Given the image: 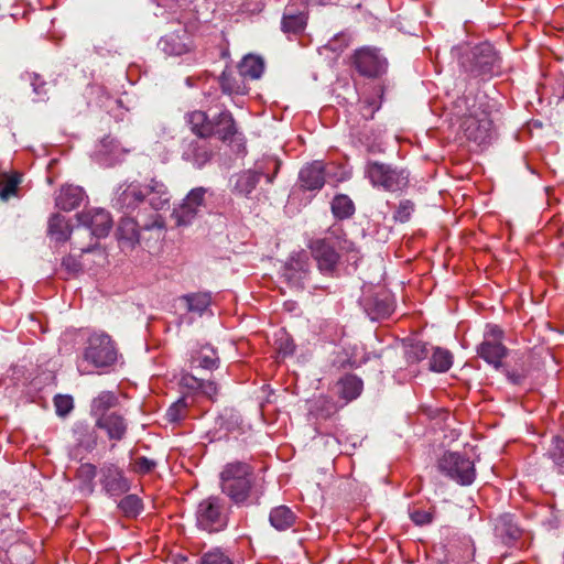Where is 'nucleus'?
<instances>
[{
	"label": "nucleus",
	"mask_w": 564,
	"mask_h": 564,
	"mask_svg": "<svg viewBox=\"0 0 564 564\" xmlns=\"http://www.w3.org/2000/svg\"><path fill=\"white\" fill-rule=\"evenodd\" d=\"M414 212V203L410 199H403L397 207L393 219L397 223H406L410 220L412 213Z\"/></svg>",
	"instance_id": "50"
},
{
	"label": "nucleus",
	"mask_w": 564,
	"mask_h": 564,
	"mask_svg": "<svg viewBox=\"0 0 564 564\" xmlns=\"http://www.w3.org/2000/svg\"><path fill=\"white\" fill-rule=\"evenodd\" d=\"M198 391L213 399L218 393V386L214 381L203 379Z\"/></svg>",
	"instance_id": "57"
},
{
	"label": "nucleus",
	"mask_w": 564,
	"mask_h": 564,
	"mask_svg": "<svg viewBox=\"0 0 564 564\" xmlns=\"http://www.w3.org/2000/svg\"><path fill=\"white\" fill-rule=\"evenodd\" d=\"M354 66L357 72L368 78H379L388 70V59L376 47H361L355 51Z\"/></svg>",
	"instance_id": "13"
},
{
	"label": "nucleus",
	"mask_w": 564,
	"mask_h": 564,
	"mask_svg": "<svg viewBox=\"0 0 564 564\" xmlns=\"http://www.w3.org/2000/svg\"><path fill=\"white\" fill-rule=\"evenodd\" d=\"M231 505L218 495L200 500L195 510L196 527L207 533H219L229 525Z\"/></svg>",
	"instance_id": "5"
},
{
	"label": "nucleus",
	"mask_w": 564,
	"mask_h": 564,
	"mask_svg": "<svg viewBox=\"0 0 564 564\" xmlns=\"http://www.w3.org/2000/svg\"><path fill=\"white\" fill-rule=\"evenodd\" d=\"M158 47L170 56L183 55L193 47L192 35L184 24L177 22L176 28L172 32L161 36Z\"/></svg>",
	"instance_id": "17"
},
{
	"label": "nucleus",
	"mask_w": 564,
	"mask_h": 564,
	"mask_svg": "<svg viewBox=\"0 0 564 564\" xmlns=\"http://www.w3.org/2000/svg\"><path fill=\"white\" fill-rule=\"evenodd\" d=\"M85 196V191L82 187L66 185L59 189V193L55 198V205L64 212H70L82 204Z\"/></svg>",
	"instance_id": "26"
},
{
	"label": "nucleus",
	"mask_w": 564,
	"mask_h": 564,
	"mask_svg": "<svg viewBox=\"0 0 564 564\" xmlns=\"http://www.w3.org/2000/svg\"><path fill=\"white\" fill-rule=\"evenodd\" d=\"M53 402L59 417L67 416L74 409V400L69 394H56Z\"/></svg>",
	"instance_id": "48"
},
{
	"label": "nucleus",
	"mask_w": 564,
	"mask_h": 564,
	"mask_svg": "<svg viewBox=\"0 0 564 564\" xmlns=\"http://www.w3.org/2000/svg\"><path fill=\"white\" fill-rule=\"evenodd\" d=\"M84 358L96 368L107 369L116 364L118 350L108 334L93 333L87 339Z\"/></svg>",
	"instance_id": "10"
},
{
	"label": "nucleus",
	"mask_w": 564,
	"mask_h": 564,
	"mask_svg": "<svg viewBox=\"0 0 564 564\" xmlns=\"http://www.w3.org/2000/svg\"><path fill=\"white\" fill-rule=\"evenodd\" d=\"M429 369L433 372H446L453 365V355L449 350L441 347H432Z\"/></svg>",
	"instance_id": "35"
},
{
	"label": "nucleus",
	"mask_w": 564,
	"mask_h": 564,
	"mask_svg": "<svg viewBox=\"0 0 564 564\" xmlns=\"http://www.w3.org/2000/svg\"><path fill=\"white\" fill-rule=\"evenodd\" d=\"M432 347L433 346H429V344L423 341L412 344L405 352L408 362L416 364L424 359H430Z\"/></svg>",
	"instance_id": "43"
},
{
	"label": "nucleus",
	"mask_w": 564,
	"mask_h": 564,
	"mask_svg": "<svg viewBox=\"0 0 564 564\" xmlns=\"http://www.w3.org/2000/svg\"><path fill=\"white\" fill-rule=\"evenodd\" d=\"M550 456L557 466L564 468V438L554 437Z\"/></svg>",
	"instance_id": "52"
},
{
	"label": "nucleus",
	"mask_w": 564,
	"mask_h": 564,
	"mask_svg": "<svg viewBox=\"0 0 564 564\" xmlns=\"http://www.w3.org/2000/svg\"><path fill=\"white\" fill-rule=\"evenodd\" d=\"M116 236L121 249L132 250L140 242L137 220L128 215L122 217L118 224Z\"/></svg>",
	"instance_id": "24"
},
{
	"label": "nucleus",
	"mask_w": 564,
	"mask_h": 564,
	"mask_svg": "<svg viewBox=\"0 0 564 564\" xmlns=\"http://www.w3.org/2000/svg\"><path fill=\"white\" fill-rule=\"evenodd\" d=\"M119 404L118 395L112 391H101L93 399L90 404V414L98 420L104 415L110 414L112 409Z\"/></svg>",
	"instance_id": "27"
},
{
	"label": "nucleus",
	"mask_w": 564,
	"mask_h": 564,
	"mask_svg": "<svg viewBox=\"0 0 564 564\" xmlns=\"http://www.w3.org/2000/svg\"><path fill=\"white\" fill-rule=\"evenodd\" d=\"M337 387L340 398L346 401H352L361 394L364 382L356 375L348 373L338 380Z\"/></svg>",
	"instance_id": "31"
},
{
	"label": "nucleus",
	"mask_w": 564,
	"mask_h": 564,
	"mask_svg": "<svg viewBox=\"0 0 564 564\" xmlns=\"http://www.w3.org/2000/svg\"><path fill=\"white\" fill-rule=\"evenodd\" d=\"M389 232H390V229L388 227H383L382 231L381 230L377 231V235H378L377 239L381 240V241H386L388 239Z\"/></svg>",
	"instance_id": "61"
},
{
	"label": "nucleus",
	"mask_w": 564,
	"mask_h": 564,
	"mask_svg": "<svg viewBox=\"0 0 564 564\" xmlns=\"http://www.w3.org/2000/svg\"><path fill=\"white\" fill-rule=\"evenodd\" d=\"M295 521L296 514L284 505L272 508L269 513V522L278 531H286Z\"/></svg>",
	"instance_id": "30"
},
{
	"label": "nucleus",
	"mask_w": 564,
	"mask_h": 564,
	"mask_svg": "<svg viewBox=\"0 0 564 564\" xmlns=\"http://www.w3.org/2000/svg\"><path fill=\"white\" fill-rule=\"evenodd\" d=\"M494 121L489 116L478 118L468 127V138L480 147H490L494 140Z\"/></svg>",
	"instance_id": "25"
},
{
	"label": "nucleus",
	"mask_w": 564,
	"mask_h": 564,
	"mask_svg": "<svg viewBox=\"0 0 564 564\" xmlns=\"http://www.w3.org/2000/svg\"><path fill=\"white\" fill-rule=\"evenodd\" d=\"M325 182V164L323 161H313L300 170L299 184L305 191H321Z\"/></svg>",
	"instance_id": "21"
},
{
	"label": "nucleus",
	"mask_w": 564,
	"mask_h": 564,
	"mask_svg": "<svg viewBox=\"0 0 564 564\" xmlns=\"http://www.w3.org/2000/svg\"><path fill=\"white\" fill-rule=\"evenodd\" d=\"M275 345L279 354L283 357L292 356L296 347L293 338L284 330L276 334Z\"/></svg>",
	"instance_id": "47"
},
{
	"label": "nucleus",
	"mask_w": 564,
	"mask_h": 564,
	"mask_svg": "<svg viewBox=\"0 0 564 564\" xmlns=\"http://www.w3.org/2000/svg\"><path fill=\"white\" fill-rule=\"evenodd\" d=\"M328 46H329V48H330V50H333V51H337V50H339V47L336 45V40L330 41V42L328 43Z\"/></svg>",
	"instance_id": "63"
},
{
	"label": "nucleus",
	"mask_w": 564,
	"mask_h": 564,
	"mask_svg": "<svg viewBox=\"0 0 564 564\" xmlns=\"http://www.w3.org/2000/svg\"><path fill=\"white\" fill-rule=\"evenodd\" d=\"M317 403H322L323 404V406L321 408V413H319V415L322 417H328V416H330L335 412L334 404L332 402H329L328 400L319 399L317 401Z\"/></svg>",
	"instance_id": "59"
},
{
	"label": "nucleus",
	"mask_w": 564,
	"mask_h": 564,
	"mask_svg": "<svg viewBox=\"0 0 564 564\" xmlns=\"http://www.w3.org/2000/svg\"><path fill=\"white\" fill-rule=\"evenodd\" d=\"M306 7L308 6H326L332 0H301Z\"/></svg>",
	"instance_id": "60"
},
{
	"label": "nucleus",
	"mask_w": 564,
	"mask_h": 564,
	"mask_svg": "<svg viewBox=\"0 0 564 564\" xmlns=\"http://www.w3.org/2000/svg\"><path fill=\"white\" fill-rule=\"evenodd\" d=\"M217 425L226 432L235 431L241 423L240 414L234 409H225L217 417Z\"/></svg>",
	"instance_id": "41"
},
{
	"label": "nucleus",
	"mask_w": 564,
	"mask_h": 564,
	"mask_svg": "<svg viewBox=\"0 0 564 564\" xmlns=\"http://www.w3.org/2000/svg\"><path fill=\"white\" fill-rule=\"evenodd\" d=\"M478 357L484 359L488 365H494V326L490 324L486 325L484 332V339L477 346Z\"/></svg>",
	"instance_id": "39"
},
{
	"label": "nucleus",
	"mask_w": 564,
	"mask_h": 564,
	"mask_svg": "<svg viewBox=\"0 0 564 564\" xmlns=\"http://www.w3.org/2000/svg\"><path fill=\"white\" fill-rule=\"evenodd\" d=\"M365 177L373 187L386 192H401L409 186L410 173L403 167L380 161H368L365 166Z\"/></svg>",
	"instance_id": "8"
},
{
	"label": "nucleus",
	"mask_w": 564,
	"mask_h": 564,
	"mask_svg": "<svg viewBox=\"0 0 564 564\" xmlns=\"http://www.w3.org/2000/svg\"><path fill=\"white\" fill-rule=\"evenodd\" d=\"M76 444L86 449L93 451L97 446V433L94 426L86 422H76L73 427Z\"/></svg>",
	"instance_id": "32"
},
{
	"label": "nucleus",
	"mask_w": 564,
	"mask_h": 564,
	"mask_svg": "<svg viewBox=\"0 0 564 564\" xmlns=\"http://www.w3.org/2000/svg\"><path fill=\"white\" fill-rule=\"evenodd\" d=\"M207 137L184 138L181 143V158L195 169H203L213 158V150Z\"/></svg>",
	"instance_id": "14"
},
{
	"label": "nucleus",
	"mask_w": 564,
	"mask_h": 564,
	"mask_svg": "<svg viewBox=\"0 0 564 564\" xmlns=\"http://www.w3.org/2000/svg\"><path fill=\"white\" fill-rule=\"evenodd\" d=\"M188 404L185 398H180L166 410L165 417L170 423H180L185 419Z\"/></svg>",
	"instance_id": "46"
},
{
	"label": "nucleus",
	"mask_w": 564,
	"mask_h": 564,
	"mask_svg": "<svg viewBox=\"0 0 564 564\" xmlns=\"http://www.w3.org/2000/svg\"><path fill=\"white\" fill-rule=\"evenodd\" d=\"M410 519L416 524V525H426L432 523L433 521V513L429 510L423 509H410L409 511Z\"/></svg>",
	"instance_id": "54"
},
{
	"label": "nucleus",
	"mask_w": 564,
	"mask_h": 564,
	"mask_svg": "<svg viewBox=\"0 0 564 564\" xmlns=\"http://www.w3.org/2000/svg\"><path fill=\"white\" fill-rule=\"evenodd\" d=\"M388 87L389 85H386L384 83L379 84L375 87V97H377L379 101H377L376 98H372L370 101H368V107L371 108V115L380 109L381 104L383 101L384 93L388 89Z\"/></svg>",
	"instance_id": "56"
},
{
	"label": "nucleus",
	"mask_w": 564,
	"mask_h": 564,
	"mask_svg": "<svg viewBox=\"0 0 564 564\" xmlns=\"http://www.w3.org/2000/svg\"><path fill=\"white\" fill-rule=\"evenodd\" d=\"M79 225L88 228L90 235L97 239L106 238L113 225L110 213L104 208H94L76 214Z\"/></svg>",
	"instance_id": "18"
},
{
	"label": "nucleus",
	"mask_w": 564,
	"mask_h": 564,
	"mask_svg": "<svg viewBox=\"0 0 564 564\" xmlns=\"http://www.w3.org/2000/svg\"><path fill=\"white\" fill-rule=\"evenodd\" d=\"M128 152L129 150L122 148L117 139L111 135H106L96 145L94 159L104 167H112L122 162Z\"/></svg>",
	"instance_id": "19"
},
{
	"label": "nucleus",
	"mask_w": 564,
	"mask_h": 564,
	"mask_svg": "<svg viewBox=\"0 0 564 564\" xmlns=\"http://www.w3.org/2000/svg\"><path fill=\"white\" fill-rule=\"evenodd\" d=\"M284 282L294 290H326L328 284L313 275L308 253L304 250L292 252L282 267Z\"/></svg>",
	"instance_id": "6"
},
{
	"label": "nucleus",
	"mask_w": 564,
	"mask_h": 564,
	"mask_svg": "<svg viewBox=\"0 0 564 564\" xmlns=\"http://www.w3.org/2000/svg\"><path fill=\"white\" fill-rule=\"evenodd\" d=\"M21 183V175L14 173L7 177L3 183V186L0 191V197L7 200L9 197L15 194L19 184Z\"/></svg>",
	"instance_id": "51"
},
{
	"label": "nucleus",
	"mask_w": 564,
	"mask_h": 564,
	"mask_svg": "<svg viewBox=\"0 0 564 564\" xmlns=\"http://www.w3.org/2000/svg\"><path fill=\"white\" fill-rule=\"evenodd\" d=\"M264 72V61L257 55H246L238 65V73L250 79H259Z\"/></svg>",
	"instance_id": "34"
},
{
	"label": "nucleus",
	"mask_w": 564,
	"mask_h": 564,
	"mask_svg": "<svg viewBox=\"0 0 564 564\" xmlns=\"http://www.w3.org/2000/svg\"><path fill=\"white\" fill-rule=\"evenodd\" d=\"M100 485L108 497L116 498L127 494L130 488V480L124 471L112 463H105L99 469Z\"/></svg>",
	"instance_id": "15"
},
{
	"label": "nucleus",
	"mask_w": 564,
	"mask_h": 564,
	"mask_svg": "<svg viewBox=\"0 0 564 564\" xmlns=\"http://www.w3.org/2000/svg\"><path fill=\"white\" fill-rule=\"evenodd\" d=\"M207 188L195 187L188 192L178 208H175L173 216L177 226H188L199 215L202 207L205 206V195Z\"/></svg>",
	"instance_id": "16"
},
{
	"label": "nucleus",
	"mask_w": 564,
	"mask_h": 564,
	"mask_svg": "<svg viewBox=\"0 0 564 564\" xmlns=\"http://www.w3.org/2000/svg\"><path fill=\"white\" fill-rule=\"evenodd\" d=\"M200 564H234L231 556L220 547H214L198 560Z\"/></svg>",
	"instance_id": "45"
},
{
	"label": "nucleus",
	"mask_w": 564,
	"mask_h": 564,
	"mask_svg": "<svg viewBox=\"0 0 564 564\" xmlns=\"http://www.w3.org/2000/svg\"><path fill=\"white\" fill-rule=\"evenodd\" d=\"M21 78L30 83L33 94L36 96L35 101H45L48 99V83L45 82L40 74L25 72L21 75Z\"/></svg>",
	"instance_id": "38"
},
{
	"label": "nucleus",
	"mask_w": 564,
	"mask_h": 564,
	"mask_svg": "<svg viewBox=\"0 0 564 564\" xmlns=\"http://www.w3.org/2000/svg\"><path fill=\"white\" fill-rule=\"evenodd\" d=\"M61 268L68 276H76L84 271L83 263L73 254L63 257Z\"/></svg>",
	"instance_id": "49"
},
{
	"label": "nucleus",
	"mask_w": 564,
	"mask_h": 564,
	"mask_svg": "<svg viewBox=\"0 0 564 564\" xmlns=\"http://www.w3.org/2000/svg\"><path fill=\"white\" fill-rule=\"evenodd\" d=\"M154 226H158V220L155 219L152 224H144L143 228L149 230L151 228H153ZM161 225H159L160 227Z\"/></svg>",
	"instance_id": "62"
},
{
	"label": "nucleus",
	"mask_w": 564,
	"mask_h": 564,
	"mask_svg": "<svg viewBox=\"0 0 564 564\" xmlns=\"http://www.w3.org/2000/svg\"><path fill=\"white\" fill-rule=\"evenodd\" d=\"M437 469L442 475L462 486H468L475 479L474 463L459 452H445L437 460Z\"/></svg>",
	"instance_id": "11"
},
{
	"label": "nucleus",
	"mask_w": 564,
	"mask_h": 564,
	"mask_svg": "<svg viewBox=\"0 0 564 564\" xmlns=\"http://www.w3.org/2000/svg\"><path fill=\"white\" fill-rule=\"evenodd\" d=\"M97 476V467L94 464H82L77 469V478L82 482V487L87 489L89 494L94 492V479Z\"/></svg>",
	"instance_id": "42"
},
{
	"label": "nucleus",
	"mask_w": 564,
	"mask_h": 564,
	"mask_svg": "<svg viewBox=\"0 0 564 564\" xmlns=\"http://www.w3.org/2000/svg\"><path fill=\"white\" fill-rule=\"evenodd\" d=\"M460 65L475 77L490 79L494 69V51L490 44L475 46L460 57Z\"/></svg>",
	"instance_id": "12"
},
{
	"label": "nucleus",
	"mask_w": 564,
	"mask_h": 564,
	"mask_svg": "<svg viewBox=\"0 0 564 564\" xmlns=\"http://www.w3.org/2000/svg\"><path fill=\"white\" fill-rule=\"evenodd\" d=\"M193 362L197 364V367L213 370L218 368L219 358L216 355V351L213 348L205 347L202 351L193 359Z\"/></svg>",
	"instance_id": "44"
},
{
	"label": "nucleus",
	"mask_w": 564,
	"mask_h": 564,
	"mask_svg": "<svg viewBox=\"0 0 564 564\" xmlns=\"http://www.w3.org/2000/svg\"><path fill=\"white\" fill-rule=\"evenodd\" d=\"M95 427L104 430L111 441H122L128 431V421L119 412L113 411L110 414L98 417L95 421Z\"/></svg>",
	"instance_id": "23"
},
{
	"label": "nucleus",
	"mask_w": 564,
	"mask_h": 564,
	"mask_svg": "<svg viewBox=\"0 0 564 564\" xmlns=\"http://www.w3.org/2000/svg\"><path fill=\"white\" fill-rule=\"evenodd\" d=\"M502 339L505 332L496 326V371L502 373L509 383L520 386L528 375L524 354L509 349L501 343Z\"/></svg>",
	"instance_id": "7"
},
{
	"label": "nucleus",
	"mask_w": 564,
	"mask_h": 564,
	"mask_svg": "<svg viewBox=\"0 0 564 564\" xmlns=\"http://www.w3.org/2000/svg\"><path fill=\"white\" fill-rule=\"evenodd\" d=\"M221 494L237 508L259 506L263 488L257 484L253 467L240 460L227 463L219 474Z\"/></svg>",
	"instance_id": "2"
},
{
	"label": "nucleus",
	"mask_w": 564,
	"mask_h": 564,
	"mask_svg": "<svg viewBox=\"0 0 564 564\" xmlns=\"http://www.w3.org/2000/svg\"><path fill=\"white\" fill-rule=\"evenodd\" d=\"M219 85L221 91L227 95H243L246 94L245 78L232 69L226 67L220 77Z\"/></svg>",
	"instance_id": "29"
},
{
	"label": "nucleus",
	"mask_w": 564,
	"mask_h": 564,
	"mask_svg": "<svg viewBox=\"0 0 564 564\" xmlns=\"http://www.w3.org/2000/svg\"><path fill=\"white\" fill-rule=\"evenodd\" d=\"M360 305L371 321L387 318L393 312L392 296L386 291L362 296Z\"/></svg>",
	"instance_id": "20"
},
{
	"label": "nucleus",
	"mask_w": 564,
	"mask_h": 564,
	"mask_svg": "<svg viewBox=\"0 0 564 564\" xmlns=\"http://www.w3.org/2000/svg\"><path fill=\"white\" fill-rule=\"evenodd\" d=\"M281 162L274 156H263L254 162L253 166L235 173L229 178L230 191L237 196L252 198L260 180L265 178L268 184L274 182Z\"/></svg>",
	"instance_id": "4"
},
{
	"label": "nucleus",
	"mask_w": 564,
	"mask_h": 564,
	"mask_svg": "<svg viewBox=\"0 0 564 564\" xmlns=\"http://www.w3.org/2000/svg\"><path fill=\"white\" fill-rule=\"evenodd\" d=\"M312 258L316 262L318 274L324 279H335L339 275L340 253L333 242V234L324 238L313 239L308 243Z\"/></svg>",
	"instance_id": "9"
},
{
	"label": "nucleus",
	"mask_w": 564,
	"mask_h": 564,
	"mask_svg": "<svg viewBox=\"0 0 564 564\" xmlns=\"http://www.w3.org/2000/svg\"><path fill=\"white\" fill-rule=\"evenodd\" d=\"M306 21L307 17L304 12L288 6L282 15L281 30L283 33H301L306 26Z\"/></svg>",
	"instance_id": "28"
},
{
	"label": "nucleus",
	"mask_w": 564,
	"mask_h": 564,
	"mask_svg": "<svg viewBox=\"0 0 564 564\" xmlns=\"http://www.w3.org/2000/svg\"><path fill=\"white\" fill-rule=\"evenodd\" d=\"M189 312L202 315L210 305V296L208 293L186 294L182 297Z\"/></svg>",
	"instance_id": "40"
},
{
	"label": "nucleus",
	"mask_w": 564,
	"mask_h": 564,
	"mask_svg": "<svg viewBox=\"0 0 564 564\" xmlns=\"http://www.w3.org/2000/svg\"><path fill=\"white\" fill-rule=\"evenodd\" d=\"M158 466V462L145 456H140L134 459L133 469L137 474H150Z\"/></svg>",
	"instance_id": "53"
},
{
	"label": "nucleus",
	"mask_w": 564,
	"mask_h": 564,
	"mask_svg": "<svg viewBox=\"0 0 564 564\" xmlns=\"http://www.w3.org/2000/svg\"><path fill=\"white\" fill-rule=\"evenodd\" d=\"M170 200L167 186L155 177L144 182L127 180L115 188L111 206L124 215H130L135 210L147 212L148 207L155 212L166 209Z\"/></svg>",
	"instance_id": "1"
},
{
	"label": "nucleus",
	"mask_w": 564,
	"mask_h": 564,
	"mask_svg": "<svg viewBox=\"0 0 564 564\" xmlns=\"http://www.w3.org/2000/svg\"><path fill=\"white\" fill-rule=\"evenodd\" d=\"M330 234H333V242L334 245H336V250L338 252H346V253H351V252H356L357 251V248H356V245L355 242L348 240L345 235H335L334 231H332Z\"/></svg>",
	"instance_id": "55"
},
{
	"label": "nucleus",
	"mask_w": 564,
	"mask_h": 564,
	"mask_svg": "<svg viewBox=\"0 0 564 564\" xmlns=\"http://www.w3.org/2000/svg\"><path fill=\"white\" fill-rule=\"evenodd\" d=\"M73 228L61 214H54L48 219L47 234L56 242H65L70 238Z\"/></svg>",
	"instance_id": "33"
},
{
	"label": "nucleus",
	"mask_w": 564,
	"mask_h": 564,
	"mask_svg": "<svg viewBox=\"0 0 564 564\" xmlns=\"http://www.w3.org/2000/svg\"><path fill=\"white\" fill-rule=\"evenodd\" d=\"M185 121L197 137H217L228 143L237 155L246 154L243 135L238 132L231 112L224 109L217 113L194 110L185 115Z\"/></svg>",
	"instance_id": "3"
},
{
	"label": "nucleus",
	"mask_w": 564,
	"mask_h": 564,
	"mask_svg": "<svg viewBox=\"0 0 564 564\" xmlns=\"http://www.w3.org/2000/svg\"><path fill=\"white\" fill-rule=\"evenodd\" d=\"M93 251V247H87L82 249V253H88Z\"/></svg>",
	"instance_id": "64"
},
{
	"label": "nucleus",
	"mask_w": 564,
	"mask_h": 564,
	"mask_svg": "<svg viewBox=\"0 0 564 564\" xmlns=\"http://www.w3.org/2000/svg\"><path fill=\"white\" fill-rule=\"evenodd\" d=\"M202 381H203V379H198L192 375H185L181 379V382L183 386H185L192 390H197V391L202 384Z\"/></svg>",
	"instance_id": "58"
},
{
	"label": "nucleus",
	"mask_w": 564,
	"mask_h": 564,
	"mask_svg": "<svg viewBox=\"0 0 564 564\" xmlns=\"http://www.w3.org/2000/svg\"><path fill=\"white\" fill-rule=\"evenodd\" d=\"M332 213L336 219H348L355 214V204L345 194L336 195L330 204Z\"/></svg>",
	"instance_id": "36"
},
{
	"label": "nucleus",
	"mask_w": 564,
	"mask_h": 564,
	"mask_svg": "<svg viewBox=\"0 0 564 564\" xmlns=\"http://www.w3.org/2000/svg\"><path fill=\"white\" fill-rule=\"evenodd\" d=\"M117 507L124 517L132 519L141 514L144 508L142 499L134 494L124 496L118 501Z\"/></svg>",
	"instance_id": "37"
},
{
	"label": "nucleus",
	"mask_w": 564,
	"mask_h": 564,
	"mask_svg": "<svg viewBox=\"0 0 564 564\" xmlns=\"http://www.w3.org/2000/svg\"><path fill=\"white\" fill-rule=\"evenodd\" d=\"M521 534L522 530L519 527L514 514L503 513L499 517L496 523V538L500 540V543L503 546L508 549L516 546Z\"/></svg>",
	"instance_id": "22"
}]
</instances>
